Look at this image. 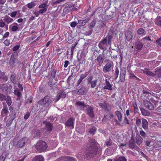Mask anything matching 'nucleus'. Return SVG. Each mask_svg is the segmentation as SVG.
Here are the masks:
<instances>
[{
	"label": "nucleus",
	"instance_id": "obj_1",
	"mask_svg": "<svg viewBox=\"0 0 161 161\" xmlns=\"http://www.w3.org/2000/svg\"><path fill=\"white\" fill-rule=\"evenodd\" d=\"M96 141L93 139H89L83 147V150L86 152L87 157H93L95 156L98 152V145Z\"/></svg>",
	"mask_w": 161,
	"mask_h": 161
},
{
	"label": "nucleus",
	"instance_id": "obj_2",
	"mask_svg": "<svg viewBox=\"0 0 161 161\" xmlns=\"http://www.w3.org/2000/svg\"><path fill=\"white\" fill-rule=\"evenodd\" d=\"M35 147L38 151L43 152L47 149V145L45 142L42 140H40L37 142Z\"/></svg>",
	"mask_w": 161,
	"mask_h": 161
},
{
	"label": "nucleus",
	"instance_id": "obj_3",
	"mask_svg": "<svg viewBox=\"0 0 161 161\" xmlns=\"http://www.w3.org/2000/svg\"><path fill=\"white\" fill-rule=\"evenodd\" d=\"M52 101L50 97L47 95L39 100L38 102V104L39 105H44L45 107H47L52 103Z\"/></svg>",
	"mask_w": 161,
	"mask_h": 161
},
{
	"label": "nucleus",
	"instance_id": "obj_4",
	"mask_svg": "<svg viewBox=\"0 0 161 161\" xmlns=\"http://www.w3.org/2000/svg\"><path fill=\"white\" fill-rule=\"evenodd\" d=\"M18 86L19 88H16V89L14 90V93L15 95L17 96L16 100L19 101L20 99V97L21 96V92L23 91V88L22 86L19 83L18 84Z\"/></svg>",
	"mask_w": 161,
	"mask_h": 161
},
{
	"label": "nucleus",
	"instance_id": "obj_5",
	"mask_svg": "<svg viewBox=\"0 0 161 161\" xmlns=\"http://www.w3.org/2000/svg\"><path fill=\"white\" fill-rule=\"evenodd\" d=\"M48 7L47 1H45L43 3L40 4L38 7L41 9L38 11L39 13L43 14L46 12L47 11Z\"/></svg>",
	"mask_w": 161,
	"mask_h": 161
},
{
	"label": "nucleus",
	"instance_id": "obj_6",
	"mask_svg": "<svg viewBox=\"0 0 161 161\" xmlns=\"http://www.w3.org/2000/svg\"><path fill=\"white\" fill-rule=\"evenodd\" d=\"M113 63L112 62H108L103 67V71L104 73L110 72L113 68Z\"/></svg>",
	"mask_w": 161,
	"mask_h": 161
},
{
	"label": "nucleus",
	"instance_id": "obj_7",
	"mask_svg": "<svg viewBox=\"0 0 161 161\" xmlns=\"http://www.w3.org/2000/svg\"><path fill=\"white\" fill-rule=\"evenodd\" d=\"M28 139L26 137H23L19 140L17 142L16 146L18 148L22 147L27 142Z\"/></svg>",
	"mask_w": 161,
	"mask_h": 161
},
{
	"label": "nucleus",
	"instance_id": "obj_8",
	"mask_svg": "<svg viewBox=\"0 0 161 161\" xmlns=\"http://www.w3.org/2000/svg\"><path fill=\"white\" fill-rule=\"evenodd\" d=\"M86 112L90 118H93L95 116L93 107L88 105L86 107Z\"/></svg>",
	"mask_w": 161,
	"mask_h": 161
},
{
	"label": "nucleus",
	"instance_id": "obj_9",
	"mask_svg": "<svg viewBox=\"0 0 161 161\" xmlns=\"http://www.w3.org/2000/svg\"><path fill=\"white\" fill-rule=\"evenodd\" d=\"M75 119L70 118L65 123V125L67 127H70L71 128L73 129L74 127Z\"/></svg>",
	"mask_w": 161,
	"mask_h": 161
},
{
	"label": "nucleus",
	"instance_id": "obj_10",
	"mask_svg": "<svg viewBox=\"0 0 161 161\" xmlns=\"http://www.w3.org/2000/svg\"><path fill=\"white\" fill-rule=\"evenodd\" d=\"M126 71L125 69L122 68L120 70V73L119 75V79L122 82L125 81V78Z\"/></svg>",
	"mask_w": 161,
	"mask_h": 161
},
{
	"label": "nucleus",
	"instance_id": "obj_11",
	"mask_svg": "<svg viewBox=\"0 0 161 161\" xmlns=\"http://www.w3.org/2000/svg\"><path fill=\"white\" fill-rule=\"evenodd\" d=\"M43 123L45 125V128L46 129V131L50 133L53 130V125L52 124L49 122L44 121Z\"/></svg>",
	"mask_w": 161,
	"mask_h": 161
},
{
	"label": "nucleus",
	"instance_id": "obj_12",
	"mask_svg": "<svg viewBox=\"0 0 161 161\" xmlns=\"http://www.w3.org/2000/svg\"><path fill=\"white\" fill-rule=\"evenodd\" d=\"M143 104L146 108L150 110H152L154 109V106L153 104L151 103L148 100L144 101Z\"/></svg>",
	"mask_w": 161,
	"mask_h": 161
},
{
	"label": "nucleus",
	"instance_id": "obj_13",
	"mask_svg": "<svg viewBox=\"0 0 161 161\" xmlns=\"http://www.w3.org/2000/svg\"><path fill=\"white\" fill-rule=\"evenodd\" d=\"M0 89L1 91L4 93L7 94H10L11 92L10 91H8V86L5 84H2L0 85Z\"/></svg>",
	"mask_w": 161,
	"mask_h": 161
},
{
	"label": "nucleus",
	"instance_id": "obj_14",
	"mask_svg": "<svg viewBox=\"0 0 161 161\" xmlns=\"http://www.w3.org/2000/svg\"><path fill=\"white\" fill-rule=\"evenodd\" d=\"M136 146L134 140H131L129 141V146L130 148L131 149H134L138 151L139 149V148L137 147H136Z\"/></svg>",
	"mask_w": 161,
	"mask_h": 161
},
{
	"label": "nucleus",
	"instance_id": "obj_15",
	"mask_svg": "<svg viewBox=\"0 0 161 161\" xmlns=\"http://www.w3.org/2000/svg\"><path fill=\"white\" fill-rule=\"evenodd\" d=\"M58 79L57 78H56L54 79L51 78L49 79V80L48 82V84L49 86L50 87H52L54 85H55L57 83Z\"/></svg>",
	"mask_w": 161,
	"mask_h": 161
},
{
	"label": "nucleus",
	"instance_id": "obj_16",
	"mask_svg": "<svg viewBox=\"0 0 161 161\" xmlns=\"http://www.w3.org/2000/svg\"><path fill=\"white\" fill-rule=\"evenodd\" d=\"M125 38L128 41H129L133 38V34L132 32L129 31H126L125 33Z\"/></svg>",
	"mask_w": 161,
	"mask_h": 161
},
{
	"label": "nucleus",
	"instance_id": "obj_17",
	"mask_svg": "<svg viewBox=\"0 0 161 161\" xmlns=\"http://www.w3.org/2000/svg\"><path fill=\"white\" fill-rule=\"evenodd\" d=\"M104 59L105 56L103 54H99L97 57L96 60L100 66L102 64Z\"/></svg>",
	"mask_w": 161,
	"mask_h": 161
},
{
	"label": "nucleus",
	"instance_id": "obj_18",
	"mask_svg": "<svg viewBox=\"0 0 161 161\" xmlns=\"http://www.w3.org/2000/svg\"><path fill=\"white\" fill-rule=\"evenodd\" d=\"M89 20V19H86L84 20H79L78 21V26L80 27L84 26L86 23L88 22Z\"/></svg>",
	"mask_w": 161,
	"mask_h": 161
},
{
	"label": "nucleus",
	"instance_id": "obj_19",
	"mask_svg": "<svg viewBox=\"0 0 161 161\" xmlns=\"http://www.w3.org/2000/svg\"><path fill=\"white\" fill-rule=\"evenodd\" d=\"M66 96V94H65L63 92L61 91H60L58 93L56 97V101L57 102L62 97L65 98Z\"/></svg>",
	"mask_w": 161,
	"mask_h": 161
},
{
	"label": "nucleus",
	"instance_id": "obj_20",
	"mask_svg": "<svg viewBox=\"0 0 161 161\" xmlns=\"http://www.w3.org/2000/svg\"><path fill=\"white\" fill-rule=\"evenodd\" d=\"M105 84L106 86H104L103 87L104 89H108L109 90H112V86L110 83L109 81H108L107 79H106L105 80Z\"/></svg>",
	"mask_w": 161,
	"mask_h": 161
},
{
	"label": "nucleus",
	"instance_id": "obj_21",
	"mask_svg": "<svg viewBox=\"0 0 161 161\" xmlns=\"http://www.w3.org/2000/svg\"><path fill=\"white\" fill-rule=\"evenodd\" d=\"M75 105L76 107H79L80 108H84L87 107L84 102L81 101H77L75 103Z\"/></svg>",
	"mask_w": 161,
	"mask_h": 161
},
{
	"label": "nucleus",
	"instance_id": "obj_22",
	"mask_svg": "<svg viewBox=\"0 0 161 161\" xmlns=\"http://www.w3.org/2000/svg\"><path fill=\"white\" fill-rule=\"evenodd\" d=\"M142 128L146 130L147 129L148 126V123L146 119H142Z\"/></svg>",
	"mask_w": 161,
	"mask_h": 161
},
{
	"label": "nucleus",
	"instance_id": "obj_23",
	"mask_svg": "<svg viewBox=\"0 0 161 161\" xmlns=\"http://www.w3.org/2000/svg\"><path fill=\"white\" fill-rule=\"evenodd\" d=\"M86 88L84 87H82L77 91V94L79 95H84L86 94Z\"/></svg>",
	"mask_w": 161,
	"mask_h": 161
},
{
	"label": "nucleus",
	"instance_id": "obj_24",
	"mask_svg": "<svg viewBox=\"0 0 161 161\" xmlns=\"http://www.w3.org/2000/svg\"><path fill=\"white\" fill-rule=\"evenodd\" d=\"M87 76L86 74H81L80 75L79 79L78 80L77 82V86H78L80 84L82 80Z\"/></svg>",
	"mask_w": 161,
	"mask_h": 161
},
{
	"label": "nucleus",
	"instance_id": "obj_25",
	"mask_svg": "<svg viewBox=\"0 0 161 161\" xmlns=\"http://www.w3.org/2000/svg\"><path fill=\"white\" fill-rule=\"evenodd\" d=\"M44 159L41 155H37L33 158L32 161H44Z\"/></svg>",
	"mask_w": 161,
	"mask_h": 161
},
{
	"label": "nucleus",
	"instance_id": "obj_26",
	"mask_svg": "<svg viewBox=\"0 0 161 161\" xmlns=\"http://www.w3.org/2000/svg\"><path fill=\"white\" fill-rule=\"evenodd\" d=\"M5 99L3 101L5 100L7 105L8 106H10L12 103L11 97L9 96H8L7 97L5 96Z\"/></svg>",
	"mask_w": 161,
	"mask_h": 161
},
{
	"label": "nucleus",
	"instance_id": "obj_27",
	"mask_svg": "<svg viewBox=\"0 0 161 161\" xmlns=\"http://www.w3.org/2000/svg\"><path fill=\"white\" fill-rule=\"evenodd\" d=\"M143 139L140 136H136V143L140 145L142 142Z\"/></svg>",
	"mask_w": 161,
	"mask_h": 161
},
{
	"label": "nucleus",
	"instance_id": "obj_28",
	"mask_svg": "<svg viewBox=\"0 0 161 161\" xmlns=\"http://www.w3.org/2000/svg\"><path fill=\"white\" fill-rule=\"evenodd\" d=\"M0 79H2L5 82L8 80V78L5 75L4 72L0 71Z\"/></svg>",
	"mask_w": 161,
	"mask_h": 161
},
{
	"label": "nucleus",
	"instance_id": "obj_29",
	"mask_svg": "<svg viewBox=\"0 0 161 161\" xmlns=\"http://www.w3.org/2000/svg\"><path fill=\"white\" fill-rule=\"evenodd\" d=\"M8 112V108L6 104H5V105H3V107L1 111L2 114L7 115V114Z\"/></svg>",
	"mask_w": 161,
	"mask_h": 161
},
{
	"label": "nucleus",
	"instance_id": "obj_30",
	"mask_svg": "<svg viewBox=\"0 0 161 161\" xmlns=\"http://www.w3.org/2000/svg\"><path fill=\"white\" fill-rule=\"evenodd\" d=\"M65 161H76L75 158L69 156H64L62 157Z\"/></svg>",
	"mask_w": 161,
	"mask_h": 161
},
{
	"label": "nucleus",
	"instance_id": "obj_31",
	"mask_svg": "<svg viewBox=\"0 0 161 161\" xmlns=\"http://www.w3.org/2000/svg\"><path fill=\"white\" fill-rule=\"evenodd\" d=\"M140 109L141 111L142 114L143 115L148 116L150 113L149 112L142 108H140Z\"/></svg>",
	"mask_w": 161,
	"mask_h": 161
},
{
	"label": "nucleus",
	"instance_id": "obj_32",
	"mask_svg": "<svg viewBox=\"0 0 161 161\" xmlns=\"http://www.w3.org/2000/svg\"><path fill=\"white\" fill-rule=\"evenodd\" d=\"M10 79L12 82L14 83L16 81V77L15 73H12L10 75Z\"/></svg>",
	"mask_w": 161,
	"mask_h": 161
},
{
	"label": "nucleus",
	"instance_id": "obj_33",
	"mask_svg": "<svg viewBox=\"0 0 161 161\" xmlns=\"http://www.w3.org/2000/svg\"><path fill=\"white\" fill-rule=\"evenodd\" d=\"M114 161H127L126 158L124 156L117 157Z\"/></svg>",
	"mask_w": 161,
	"mask_h": 161
},
{
	"label": "nucleus",
	"instance_id": "obj_34",
	"mask_svg": "<svg viewBox=\"0 0 161 161\" xmlns=\"http://www.w3.org/2000/svg\"><path fill=\"white\" fill-rule=\"evenodd\" d=\"M3 20L7 24H9L13 22V19L8 16L4 18Z\"/></svg>",
	"mask_w": 161,
	"mask_h": 161
},
{
	"label": "nucleus",
	"instance_id": "obj_35",
	"mask_svg": "<svg viewBox=\"0 0 161 161\" xmlns=\"http://www.w3.org/2000/svg\"><path fill=\"white\" fill-rule=\"evenodd\" d=\"M10 116L9 119H11V120H13L16 117V113L15 111H12Z\"/></svg>",
	"mask_w": 161,
	"mask_h": 161
},
{
	"label": "nucleus",
	"instance_id": "obj_36",
	"mask_svg": "<svg viewBox=\"0 0 161 161\" xmlns=\"http://www.w3.org/2000/svg\"><path fill=\"white\" fill-rule=\"evenodd\" d=\"M115 114L117 116L118 120L119 121H121L122 115L121 112L119 111H117L115 112Z\"/></svg>",
	"mask_w": 161,
	"mask_h": 161
},
{
	"label": "nucleus",
	"instance_id": "obj_37",
	"mask_svg": "<svg viewBox=\"0 0 161 161\" xmlns=\"http://www.w3.org/2000/svg\"><path fill=\"white\" fill-rule=\"evenodd\" d=\"M143 44L141 42H137L136 46V48L137 50H140L143 47Z\"/></svg>",
	"mask_w": 161,
	"mask_h": 161
},
{
	"label": "nucleus",
	"instance_id": "obj_38",
	"mask_svg": "<svg viewBox=\"0 0 161 161\" xmlns=\"http://www.w3.org/2000/svg\"><path fill=\"white\" fill-rule=\"evenodd\" d=\"M97 79H96L94 80H92L89 83V84L91 85V87L92 88H94L97 85Z\"/></svg>",
	"mask_w": 161,
	"mask_h": 161
},
{
	"label": "nucleus",
	"instance_id": "obj_39",
	"mask_svg": "<svg viewBox=\"0 0 161 161\" xmlns=\"http://www.w3.org/2000/svg\"><path fill=\"white\" fill-rule=\"evenodd\" d=\"M106 37L107 38L108 44L110 45L112 43L111 40L113 36L112 35L108 34Z\"/></svg>",
	"mask_w": 161,
	"mask_h": 161
},
{
	"label": "nucleus",
	"instance_id": "obj_40",
	"mask_svg": "<svg viewBox=\"0 0 161 161\" xmlns=\"http://www.w3.org/2000/svg\"><path fill=\"white\" fill-rule=\"evenodd\" d=\"M156 25L161 27V17H157L155 21Z\"/></svg>",
	"mask_w": 161,
	"mask_h": 161
},
{
	"label": "nucleus",
	"instance_id": "obj_41",
	"mask_svg": "<svg viewBox=\"0 0 161 161\" xmlns=\"http://www.w3.org/2000/svg\"><path fill=\"white\" fill-rule=\"evenodd\" d=\"M119 71L117 67L115 68V72L114 73V75L115 77V79L116 80L118 78L119 75Z\"/></svg>",
	"mask_w": 161,
	"mask_h": 161
},
{
	"label": "nucleus",
	"instance_id": "obj_42",
	"mask_svg": "<svg viewBox=\"0 0 161 161\" xmlns=\"http://www.w3.org/2000/svg\"><path fill=\"white\" fill-rule=\"evenodd\" d=\"M132 104L134 108V111L137 112L138 110V108L136 102H133Z\"/></svg>",
	"mask_w": 161,
	"mask_h": 161
},
{
	"label": "nucleus",
	"instance_id": "obj_43",
	"mask_svg": "<svg viewBox=\"0 0 161 161\" xmlns=\"http://www.w3.org/2000/svg\"><path fill=\"white\" fill-rule=\"evenodd\" d=\"M57 72L56 70L55 69H53V70L52 71L51 74V78H55V75L56 74Z\"/></svg>",
	"mask_w": 161,
	"mask_h": 161
},
{
	"label": "nucleus",
	"instance_id": "obj_44",
	"mask_svg": "<svg viewBox=\"0 0 161 161\" xmlns=\"http://www.w3.org/2000/svg\"><path fill=\"white\" fill-rule=\"evenodd\" d=\"M27 5L28 8L31 9L35 6V3L33 2H31L28 3Z\"/></svg>",
	"mask_w": 161,
	"mask_h": 161
},
{
	"label": "nucleus",
	"instance_id": "obj_45",
	"mask_svg": "<svg viewBox=\"0 0 161 161\" xmlns=\"http://www.w3.org/2000/svg\"><path fill=\"white\" fill-rule=\"evenodd\" d=\"M96 128L94 126H92L91 127L89 131V133L91 134H94V132L96 130Z\"/></svg>",
	"mask_w": 161,
	"mask_h": 161
},
{
	"label": "nucleus",
	"instance_id": "obj_46",
	"mask_svg": "<svg viewBox=\"0 0 161 161\" xmlns=\"http://www.w3.org/2000/svg\"><path fill=\"white\" fill-rule=\"evenodd\" d=\"M105 144L107 146H110L113 144L112 141L110 138L105 142Z\"/></svg>",
	"mask_w": 161,
	"mask_h": 161
},
{
	"label": "nucleus",
	"instance_id": "obj_47",
	"mask_svg": "<svg viewBox=\"0 0 161 161\" xmlns=\"http://www.w3.org/2000/svg\"><path fill=\"white\" fill-rule=\"evenodd\" d=\"M154 97V96L153 95L150 93L148 94L147 96V98L150 101H151L152 102H153L154 101V100L153 99Z\"/></svg>",
	"mask_w": 161,
	"mask_h": 161
},
{
	"label": "nucleus",
	"instance_id": "obj_48",
	"mask_svg": "<svg viewBox=\"0 0 161 161\" xmlns=\"http://www.w3.org/2000/svg\"><path fill=\"white\" fill-rule=\"evenodd\" d=\"M143 72L145 74L148 75L153 76V73L152 72L148 70H145Z\"/></svg>",
	"mask_w": 161,
	"mask_h": 161
},
{
	"label": "nucleus",
	"instance_id": "obj_49",
	"mask_svg": "<svg viewBox=\"0 0 161 161\" xmlns=\"http://www.w3.org/2000/svg\"><path fill=\"white\" fill-rule=\"evenodd\" d=\"M144 32V30L142 28L139 29L137 31V33L139 35H141Z\"/></svg>",
	"mask_w": 161,
	"mask_h": 161
},
{
	"label": "nucleus",
	"instance_id": "obj_50",
	"mask_svg": "<svg viewBox=\"0 0 161 161\" xmlns=\"http://www.w3.org/2000/svg\"><path fill=\"white\" fill-rule=\"evenodd\" d=\"M20 45H19L14 46L12 48L13 51L15 52L18 50L19 48Z\"/></svg>",
	"mask_w": 161,
	"mask_h": 161
},
{
	"label": "nucleus",
	"instance_id": "obj_51",
	"mask_svg": "<svg viewBox=\"0 0 161 161\" xmlns=\"http://www.w3.org/2000/svg\"><path fill=\"white\" fill-rule=\"evenodd\" d=\"M13 120H11L9 119L7 120L6 123V125L7 126H9L13 122Z\"/></svg>",
	"mask_w": 161,
	"mask_h": 161
},
{
	"label": "nucleus",
	"instance_id": "obj_52",
	"mask_svg": "<svg viewBox=\"0 0 161 161\" xmlns=\"http://www.w3.org/2000/svg\"><path fill=\"white\" fill-rule=\"evenodd\" d=\"M136 125L137 126H139L141 125V121L140 119H138L137 118H136Z\"/></svg>",
	"mask_w": 161,
	"mask_h": 161
},
{
	"label": "nucleus",
	"instance_id": "obj_53",
	"mask_svg": "<svg viewBox=\"0 0 161 161\" xmlns=\"http://www.w3.org/2000/svg\"><path fill=\"white\" fill-rule=\"evenodd\" d=\"M140 135L143 138H145L146 137V133L143 130H141L140 132Z\"/></svg>",
	"mask_w": 161,
	"mask_h": 161
},
{
	"label": "nucleus",
	"instance_id": "obj_54",
	"mask_svg": "<svg viewBox=\"0 0 161 161\" xmlns=\"http://www.w3.org/2000/svg\"><path fill=\"white\" fill-rule=\"evenodd\" d=\"M150 91L147 89H143L142 90V92L143 94H149L150 93Z\"/></svg>",
	"mask_w": 161,
	"mask_h": 161
},
{
	"label": "nucleus",
	"instance_id": "obj_55",
	"mask_svg": "<svg viewBox=\"0 0 161 161\" xmlns=\"http://www.w3.org/2000/svg\"><path fill=\"white\" fill-rule=\"evenodd\" d=\"M5 95L3 93H0V100L1 101H3L5 99Z\"/></svg>",
	"mask_w": 161,
	"mask_h": 161
},
{
	"label": "nucleus",
	"instance_id": "obj_56",
	"mask_svg": "<svg viewBox=\"0 0 161 161\" xmlns=\"http://www.w3.org/2000/svg\"><path fill=\"white\" fill-rule=\"evenodd\" d=\"M129 75H130L129 78L130 79H132L135 78V77H136V76L132 73H130L129 74Z\"/></svg>",
	"mask_w": 161,
	"mask_h": 161
},
{
	"label": "nucleus",
	"instance_id": "obj_57",
	"mask_svg": "<svg viewBox=\"0 0 161 161\" xmlns=\"http://www.w3.org/2000/svg\"><path fill=\"white\" fill-rule=\"evenodd\" d=\"M15 59L14 58H11L10 61H9V63L10 64L13 66V65L15 63Z\"/></svg>",
	"mask_w": 161,
	"mask_h": 161
},
{
	"label": "nucleus",
	"instance_id": "obj_58",
	"mask_svg": "<svg viewBox=\"0 0 161 161\" xmlns=\"http://www.w3.org/2000/svg\"><path fill=\"white\" fill-rule=\"evenodd\" d=\"M107 42L108 41L107 38L105 37L100 42H101L103 44V45H106L107 44Z\"/></svg>",
	"mask_w": 161,
	"mask_h": 161
},
{
	"label": "nucleus",
	"instance_id": "obj_59",
	"mask_svg": "<svg viewBox=\"0 0 161 161\" xmlns=\"http://www.w3.org/2000/svg\"><path fill=\"white\" fill-rule=\"evenodd\" d=\"M3 43L6 46H8L10 44V41L6 39L4 42Z\"/></svg>",
	"mask_w": 161,
	"mask_h": 161
},
{
	"label": "nucleus",
	"instance_id": "obj_60",
	"mask_svg": "<svg viewBox=\"0 0 161 161\" xmlns=\"http://www.w3.org/2000/svg\"><path fill=\"white\" fill-rule=\"evenodd\" d=\"M18 29V26H13L11 28L12 31H15Z\"/></svg>",
	"mask_w": 161,
	"mask_h": 161
},
{
	"label": "nucleus",
	"instance_id": "obj_61",
	"mask_svg": "<svg viewBox=\"0 0 161 161\" xmlns=\"http://www.w3.org/2000/svg\"><path fill=\"white\" fill-rule=\"evenodd\" d=\"M30 116V114L29 112H27V113L24 116V119H25L26 120Z\"/></svg>",
	"mask_w": 161,
	"mask_h": 161
},
{
	"label": "nucleus",
	"instance_id": "obj_62",
	"mask_svg": "<svg viewBox=\"0 0 161 161\" xmlns=\"http://www.w3.org/2000/svg\"><path fill=\"white\" fill-rule=\"evenodd\" d=\"M5 23L3 21L2 19L0 20V27H3L5 25Z\"/></svg>",
	"mask_w": 161,
	"mask_h": 161
},
{
	"label": "nucleus",
	"instance_id": "obj_63",
	"mask_svg": "<svg viewBox=\"0 0 161 161\" xmlns=\"http://www.w3.org/2000/svg\"><path fill=\"white\" fill-rule=\"evenodd\" d=\"M17 13V12L16 11H14L11 13L10 16L12 17H14L16 15Z\"/></svg>",
	"mask_w": 161,
	"mask_h": 161
},
{
	"label": "nucleus",
	"instance_id": "obj_64",
	"mask_svg": "<svg viewBox=\"0 0 161 161\" xmlns=\"http://www.w3.org/2000/svg\"><path fill=\"white\" fill-rule=\"evenodd\" d=\"M156 42L159 45L161 46V37L156 41Z\"/></svg>",
	"mask_w": 161,
	"mask_h": 161
}]
</instances>
